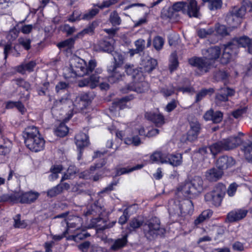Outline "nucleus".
Instances as JSON below:
<instances>
[{
    "mask_svg": "<svg viewBox=\"0 0 252 252\" xmlns=\"http://www.w3.org/2000/svg\"><path fill=\"white\" fill-rule=\"evenodd\" d=\"M136 49L139 52L143 51L145 48V41L141 38L138 39L134 42Z\"/></svg>",
    "mask_w": 252,
    "mask_h": 252,
    "instance_id": "55",
    "label": "nucleus"
},
{
    "mask_svg": "<svg viewBox=\"0 0 252 252\" xmlns=\"http://www.w3.org/2000/svg\"><path fill=\"white\" fill-rule=\"evenodd\" d=\"M99 12L98 8H93L82 15V19L89 20L94 17Z\"/></svg>",
    "mask_w": 252,
    "mask_h": 252,
    "instance_id": "48",
    "label": "nucleus"
},
{
    "mask_svg": "<svg viewBox=\"0 0 252 252\" xmlns=\"http://www.w3.org/2000/svg\"><path fill=\"white\" fill-rule=\"evenodd\" d=\"M126 236H124L121 239L116 240L114 244L111 246V249L116 251L123 247L127 242Z\"/></svg>",
    "mask_w": 252,
    "mask_h": 252,
    "instance_id": "38",
    "label": "nucleus"
},
{
    "mask_svg": "<svg viewBox=\"0 0 252 252\" xmlns=\"http://www.w3.org/2000/svg\"><path fill=\"white\" fill-rule=\"evenodd\" d=\"M191 184L192 190L191 191L193 193H197L200 192L202 189L203 180L200 177L195 176L190 182Z\"/></svg>",
    "mask_w": 252,
    "mask_h": 252,
    "instance_id": "30",
    "label": "nucleus"
},
{
    "mask_svg": "<svg viewBox=\"0 0 252 252\" xmlns=\"http://www.w3.org/2000/svg\"><path fill=\"white\" fill-rule=\"evenodd\" d=\"M143 221L141 219L138 218H133L130 221L127 229L129 231L135 230L139 228L143 224Z\"/></svg>",
    "mask_w": 252,
    "mask_h": 252,
    "instance_id": "34",
    "label": "nucleus"
},
{
    "mask_svg": "<svg viewBox=\"0 0 252 252\" xmlns=\"http://www.w3.org/2000/svg\"><path fill=\"white\" fill-rule=\"evenodd\" d=\"M222 114L220 111H217L213 113L212 121L215 123H218L221 121Z\"/></svg>",
    "mask_w": 252,
    "mask_h": 252,
    "instance_id": "64",
    "label": "nucleus"
},
{
    "mask_svg": "<svg viewBox=\"0 0 252 252\" xmlns=\"http://www.w3.org/2000/svg\"><path fill=\"white\" fill-rule=\"evenodd\" d=\"M213 32L214 31L212 29H201L198 31V35L199 37L204 38L206 37L207 35L212 34Z\"/></svg>",
    "mask_w": 252,
    "mask_h": 252,
    "instance_id": "60",
    "label": "nucleus"
},
{
    "mask_svg": "<svg viewBox=\"0 0 252 252\" xmlns=\"http://www.w3.org/2000/svg\"><path fill=\"white\" fill-rule=\"evenodd\" d=\"M145 117L154 123L157 126H160L164 123L163 116L160 114L146 113Z\"/></svg>",
    "mask_w": 252,
    "mask_h": 252,
    "instance_id": "29",
    "label": "nucleus"
},
{
    "mask_svg": "<svg viewBox=\"0 0 252 252\" xmlns=\"http://www.w3.org/2000/svg\"><path fill=\"white\" fill-rule=\"evenodd\" d=\"M230 43L233 44V47L236 46L237 50L238 46L247 47L248 48V52L252 54V40L248 37L242 36L239 38H235Z\"/></svg>",
    "mask_w": 252,
    "mask_h": 252,
    "instance_id": "20",
    "label": "nucleus"
},
{
    "mask_svg": "<svg viewBox=\"0 0 252 252\" xmlns=\"http://www.w3.org/2000/svg\"><path fill=\"white\" fill-rule=\"evenodd\" d=\"M75 144L78 149L81 151L83 148L87 147L89 144L88 135L82 132L77 134L75 136Z\"/></svg>",
    "mask_w": 252,
    "mask_h": 252,
    "instance_id": "25",
    "label": "nucleus"
},
{
    "mask_svg": "<svg viewBox=\"0 0 252 252\" xmlns=\"http://www.w3.org/2000/svg\"><path fill=\"white\" fill-rule=\"evenodd\" d=\"M157 65V62L156 60L147 56L145 59H142L141 63L142 67L139 69H139V71H141V69H143L145 72H150L156 67Z\"/></svg>",
    "mask_w": 252,
    "mask_h": 252,
    "instance_id": "21",
    "label": "nucleus"
},
{
    "mask_svg": "<svg viewBox=\"0 0 252 252\" xmlns=\"http://www.w3.org/2000/svg\"><path fill=\"white\" fill-rule=\"evenodd\" d=\"M172 150L170 144L163 146L160 151L154 152L150 157L152 162L161 164H167L173 167H177L182 165L183 157L181 154H169Z\"/></svg>",
    "mask_w": 252,
    "mask_h": 252,
    "instance_id": "4",
    "label": "nucleus"
},
{
    "mask_svg": "<svg viewBox=\"0 0 252 252\" xmlns=\"http://www.w3.org/2000/svg\"><path fill=\"white\" fill-rule=\"evenodd\" d=\"M193 211V205L189 199L182 201L175 200L169 202L168 212L171 216H180L182 215L191 214Z\"/></svg>",
    "mask_w": 252,
    "mask_h": 252,
    "instance_id": "9",
    "label": "nucleus"
},
{
    "mask_svg": "<svg viewBox=\"0 0 252 252\" xmlns=\"http://www.w3.org/2000/svg\"><path fill=\"white\" fill-rule=\"evenodd\" d=\"M102 72L101 68H97L95 70V74L91 75L89 79H84L79 81V86L83 87L89 86L90 88L93 89L95 88L98 84H100V87L101 89H107L109 88V85L107 83H104L100 81V78L97 74H100Z\"/></svg>",
    "mask_w": 252,
    "mask_h": 252,
    "instance_id": "12",
    "label": "nucleus"
},
{
    "mask_svg": "<svg viewBox=\"0 0 252 252\" xmlns=\"http://www.w3.org/2000/svg\"><path fill=\"white\" fill-rule=\"evenodd\" d=\"M80 19H82V15H81L80 11L79 10H75L69 17L68 20L69 22H74L76 20H79Z\"/></svg>",
    "mask_w": 252,
    "mask_h": 252,
    "instance_id": "59",
    "label": "nucleus"
},
{
    "mask_svg": "<svg viewBox=\"0 0 252 252\" xmlns=\"http://www.w3.org/2000/svg\"><path fill=\"white\" fill-rule=\"evenodd\" d=\"M63 191V187L60 185H58L47 191V195L51 197H54L61 193Z\"/></svg>",
    "mask_w": 252,
    "mask_h": 252,
    "instance_id": "41",
    "label": "nucleus"
},
{
    "mask_svg": "<svg viewBox=\"0 0 252 252\" xmlns=\"http://www.w3.org/2000/svg\"><path fill=\"white\" fill-rule=\"evenodd\" d=\"M68 132V127L64 123H61L55 130V133L56 135L60 137L65 136Z\"/></svg>",
    "mask_w": 252,
    "mask_h": 252,
    "instance_id": "40",
    "label": "nucleus"
},
{
    "mask_svg": "<svg viewBox=\"0 0 252 252\" xmlns=\"http://www.w3.org/2000/svg\"><path fill=\"white\" fill-rule=\"evenodd\" d=\"M238 186L235 183H232L229 185L227 191V194L229 196L231 197L234 195Z\"/></svg>",
    "mask_w": 252,
    "mask_h": 252,
    "instance_id": "61",
    "label": "nucleus"
},
{
    "mask_svg": "<svg viewBox=\"0 0 252 252\" xmlns=\"http://www.w3.org/2000/svg\"><path fill=\"white\" fill-rule=\"evenodd\" d=\"M247 10H252V0H243L241 7H234L226 17L227 23L232 28L237 27L241 23Z\"/></svg>",
    "mask_w": 252,
    "mask_h": 252,
    "instance_id": "8",
    "label": "nucleus"
},
{
    "mask_svg": "<svg viewBox=\"0 0 252 252\" xmlns=\"http://www.w3.org/2000/svg\"><path fill=\"white\" fill-rule=\"evenodd\" d=\"M235 164V161L232 158L222 156L220 157L217 161L216 166L219 170L223 171V170L232 167Z\"/></svg>",
    "mask_w": 252,
    "mask_h": 252,
    "instance_id": "19",
    "label": "nucleus"
},
{
    "mask_svg": "<svg viewBox=\"0 0 252 252\" xmlns=\"http://www.w3.org/2000/svg\"><path fill=\"white\" fill-rule=\"evenodd\" d=\"M111 133H116V136L120 139L124 138L126 144L138 146L141 143V139L138 136L145 135V127L142 126L132 124L130 127L126 128L125 133L122 131H118L114 125L112 128H109Z\"/></svg>",
    "mask_w": 252,
    "mask_h": 252,
    "instance_id": "3",
    "label": "nucleus"
},
{
    "mask_svg": "<svg viewBox=\"0 0 252 252\" xmlns=\"http://www.w3.org/2000/svg\"><path fill=\"white\" fill-rule=\"evenodd\" d=\"M172 9L175 11H181L190 17L198 18L200 16V8L196 0H187V2H176L173 5Z\"/></svg>",
    "mask_w": 252,
    "mask_h": 252,
    "instance_id": "10",
    "label": "nucleus"
},
{
    "mask_svg": "<svg viewBox=\"0 0 252 252\" xmlns=\"http://www.w3.org/2000/svg\"><path fill=\"white\" fill-rule=\"evenodd\" d=\"M212 240V239L211 237L209 236H205L200 238L198 240L197 243L200 248L203 249H205L206 248L207 243L211 241Z\"/></svg>",
    "mask_w": 252,
    "mask_h": 252,
    "instance_id": "47",
    "label": "nucleus"
},
{
    "mask_svg": "<svg viewBox=\"0 0 252 252\" xmlns=\"http://www.w3.org/2000/svg\"><path fill=\"white\" fill-rule=\"evenodd\" d=\"M131 98L128 96L124 97L120 100H116L113 103V107L116 109H123L127 107L126 103Z\"/></svg>",
    "mask_w": 252,
    "mask_h": 252,
    "instance_id": "36",
    "label": "nucleus"
},
{
    "mask_svg": "<svg viewBox=\"0 0 252 252\" xmlns=\"http://www.w3.org/2000/svg\"><path fill=\"white\" fill-rule=\"evenodd\" d=\"M143 230L145 236L148 239L154 238L159 233L160 231L159 221L157 218L149 220L143 226Z\"/></svg>",
    "mask_w": 252,
    "mask_h": 252,
    "instance_id": "13",
    "label": "nucleus"
},
{
    "mask_svg": "<svg viewBox=\"0 0 252 252\" xmlns=\"http://www.w3.org/2000/svg\"><path fill=\"white\" fill-rule=\"evenodd\" d=\"M175 89L173 87L163 88L161 89V93L164 96H169L174 93Z\"/></svg>",
    "mask_w": 252,
    "mask_h": 252,
    "instance_id": "62",
    "label": "nucleus"
},
{
    "mask_svg": "<svg viewBox=\"0 0 252 252\" xmlns=\"http://www.w3.org/2000/svg\"><path fill=\"white\" fill-rule=\"evenodd\" d=\"M142 167H143V165L141 164H140V165H137L136 166H135L132 168H128V169H127L126 168H123L120 169L118 171L117 174L119 175H120L122 174L127 173L130 172L132 171L141 169Z\"/></svg>",
    "mask_w": 252,
    "mask_h": 252,
    "instance_id": "54",
    "label": "nucleus"
},
{
    "mask_svg": "<svg viewBox=\"0 0 252 252\" xmlns=\"http://www.w3.org/2000/svg\"><path fill=\"white\" fill-rule=\"evenodd\" d=\"M129 218L128 212L127 210L124 211L123 214L119 218L118 223L121 225H123L126 223Z\"/></svg>",
    "mask_w": 252,
    "mask_h": 252,
    "instance_id": "63",
    "label": "nucleus"
},
{
    "mask_svg": "<svg viewBox=\"0 0 252 252\" xmlns=\"http://www.w3.org/2000/svg\"><path fill=\"white\" fill-rule=\"evenodd\" d=\"M244 156L247 160L252 161V143L249 142L243 146L242 149Z\"/></svg>",
    "mask_w": 252,
    "mask_h": 252,
    "instance_id": "35",
    "label": "nucleus"
},
{
    "mask_svg": "<svg viewBox=\"0 0 252 252\" xmlns=\"http://www.w3.org/2000/svg\"><path fill=\"white\" fill-rule=\"evenodd\" d=\"M77 97V100L83 101L86 102L88 105L89 102H90L92 99V96H90L89 94L87 93H83L78 95Z\"/></svg>",
    "mask_w": 252,
    "mask_h": 252,
    "instance_id": "58",
    "label": "nucleus"
},
{
    "mask_svg": "<svg viewBox=\"0 0 252 252\" xmlns=\"http://www.w3.org/2000/svg\"><path fill=\"white\" fill-rule=\"evenodd\" d=\"M36 63L32 61L28 63L22 64L18 66L17 68V71L22 74L25 73L27 71L32 72L33 70Z\"/></svg>",
    "mask_w": 252,
    "mask_h": 252,
    "instance_id": "31",
    "label": "nucleus"
},
{
    "mask_svg": "<svg viewBox=\"0 0 252 252\" xmlns=\"http://www.w3.org/2000/svg\"><path fill=\"white\" fill-rule=\"evenodd\" d=\"M125 71L128 75H131L133 81L129 86L127 90L135 91L138 93L145 92L149 88L148 82L144 81V76L142 71L134 69L133 66L126 64Z\"/></svg>",
    "mask_w": 252,
    "mask_h": 252,
    "instance_id": "6",
    "label": "nucleus"
},
{
    "mask_svg": "<svg viewBox=\"0 0 252 252\" xmlns=\"http://www.w3.org/2000/svg\"><path fill=\"white\" fill-rule=\"evenodd\" d=\"M109 21L113 26H119L122 22L121 18L116 10L113 11L110 13Z\"/></svg>",
    "mask_w": 252,
    "mask_h": 252,
    "instance_id": "37",
    "label": "nucleus"
},
{
    "mask_svg": "<svg viewBox=\"0 0 252 252\" xmlns=\"http://www.w3.org/2000/svg\"><path fill=\"white\" fill-rule=\"evenodd\" d=\"M85 229L86 228L83 229V228H81L80 229L82 230V232L77 234L76 235H71L67 238V239L72 240H74V241L77 242L78 240H82L86 238L88 236V235L85 231Z\"/></svg>",
    "mask_w": 252,
    "mask_h": 252,
    "instance_id": "44",
    "label": "nucleus"
},
{
    "mask_svg": "<svg viewBox=\"0 0 252 252\" xmlns=\"http://www.w3.org/2000/svg\"><path fill=\"white\" fill-rule=\"evenodd\" d=\"M94 27L93 25L84 29L81 32H78L73 38L67 39L63 42L58 44V47L59 48L66 47L67 48H71L74 43V41L77 38H82L85 34L87 33H92L94 31Z\"/></svg>",
    "mask_w": 252,
    "mask_h": 252,
    "instance_id": "14",
    "label": "nucleus"
},
{
    "mask_svg": "<svg viewBox=\"0 0 252 252\" xmlns=\"http://www.w3.org/2000/svg\"><path fill=\"white\" fill-rule=\"evenodd\" d=\"M213 92V89H203L201 90L198 94H197L196 96V101L198 102L201 100L206 94L210 93Z\"/></svg>",
    "mask_w": 252,
    "mask_h": 252,
    "instance_id": "57",
    "label": "nucleus"
},
{
    "mask_svg": "<svg viewBox=\"0 0 252 252\" xmlns=\"http://www.w3.org/2000/svg\"><path fill=\"white\" fill-rule=\"evenodd\" d=\"M39 194L35 191H29L23 193L17 200H18L21 203H31L37 199Z\"/></svg>",
    "mask_w": 252,
    "mask_h": 252,
    "instance_id": "24",
    "label": "nucleus"
},
{
    "mask_svg": "<svg viewBox=\"0 0 252 252\" xmlns=\"http://www.w3.org/2000/svg\"><path fill=\"white\" fill-rule=\"evenodd\" d=\"M24 137L25 143L31 151L38 152L44 149L45 141L37 127L34 126L27 127L24 133Z\"/></svg>",
    "mask_w": 252,
    "mask_h": 252,
    "instance_id": "5",
    "label": "nucleus"
},
{
    "mask_svg": "<svg viewBox=\"0 0 252 252\" xmlns=\"http://www.w3.org/2000/svg\"><path fill=\"white\" fill-rule=\"evenodd\" d=\"M225 189L223 184H217L211 191L205 195V201L215 206H220L225 195Z\"/></svg>",
    "mask_w": 252,
    "mask_h": 252,
    "instance_id": "11",
    "label": "nucleus"
},
{
    "mask_svg": "<svg viewBox=\"0 0 252 252\" xmlns=\"http://www.w3.org/2000/svg\"><path fill=\"white\" fill-rule=\"evenodd\" d=\"M99 46L100 50L107 52H111L113 51L114 49L113 45L109 42L106 41H101L99 43Z\"/></svg>",
    "mask_w": 252,
    "mask_h": 252,
    "instance_id": "49",
    "label": "nucleus"
},
{
    "mask_svg": "<svg viewBox=\"0 0 252 252\" xmlns=\"http://www.w3.org/2000/svg\"><path fill=\"white\" fill-rule=\"evenodd\" d=\"M198 133L194 131H191L188 130L186 135H183L181 138V141L185 142L186 141H189L190 142L195 140L198 136Z\"/></svg>",
    "mask_w": 252,
    "mask_h": 252,
    "instance_id": "43",
    "label": "nucleus"
},
{
    "mask_svg": "<svg viewBox=\"0 0 252 252\" xmlns=\"http://www.w3.org/2000/svg\"><path fill=\"white\" fill-rule=\"evenodd\" d=\"M219 46L211 47L202 50L203 58L194 57L189 60V63L196 67L202 72H207L215 61L219 59L220 54Z\"/></svg>",
    "mask_w": 252,
    "mask_h": 252,
    "instance_id": "2",
    "label": "nucleus"
},
{
    "mask_svg": "<svg viewBox=\"0 0 252 252\" xmlns=\"http://www.w3.org/2000/svg\"><path fill=\"white\" fill-rule=\"evenodd\" d=\"M87 105H88L86 104V102H84V101H83L77 100V97H76L74 102H73V111H74L75 112L81 111L85 108Z\"/></svg>",
    "mask_w": 252,
    "mask_h": 252,
    "instance_id": "46",
    "label": "nucleus"
},
{
    "mask_svg": "<svg viewBox=\"0 0 252 252\" xmlns=\"http://www.w3.org/2000/svg\"><path fill=\"white\" fill-rule=\"evenodd\" d=\"M213 214V212L211 210H206L202 212V213L194 220L195 225H198L207 219L210 218Z\"/></svg>",
    "mask_w": 252,
    "mask_h": 252,
    "instance_id": "32",
    "label": "nucleus"
},
{
    "mask_svg": "<svg viewBox=\"0 0 252 252\" xmlns=\"http://www.w3.org/2000/svg\"><path fill=\"white\" fill-rule=\"evenodd\" d=\"M178 66V62L177 58V54L175 52L173 53L170 59L169 69L171 72L177 69Z\"/></svg>",
    "mask_w": 252,
    "mask_h": 252,
    "instance_id": "42",
    "label": "nucleus"
},
{
    "mask_svg": "<svg viewBox=\"0 0 252 252\" xmlns=\"http://www.w3.org/2000/svg\"><path fill=\"white\" fill-rule=\"evenodd\" d=\"M63 168L61 165H56L53 166L51 169V174L49 176L50 181H54L59 178V173L62 171Z\"/></svg>",
    "mask_w": 252,
    "mask_h": 252,
    "instance_id": "33",
    "label": "nucleus"
},
{
    "mask_svg": "<svg viewBox=\"0 0 252 252\" xmlns=\"http://www.w3.org/2000/svg\"><path fill=\"white\" fill-rule=\"evenodd\" d=\"M108 72L109 74L108 79L110 83L122 80L125 76L123 69L120 66H110L108 68Z\"/></svg>",
    "mask_w": 252,
    "mask_h": 252,
    "instance_id": "15",
    "label": "nucleus"
},
{
    "mask_svg": "<svg viewBox=\"0 0 252 252\" xmlns=\"http://www.w3.org/2000/svg\"><path fill=\"white\" fill-rule=\"evenodd\" d=\"M6 38L8 40V43L5 44V42L1 40L0 41V46H4V58L6 59L8 54L10 53L12 49V43L16 39V30L15 28L10 30L6 35Z\"/></svg>",
    "mask_w": 252,
    "mask_h": 252,
    "instance_id": "18",
    "label": "nucleus"
},
{
    "mask_svg": "<svg viewBox=\"0 0 252 252\" xmlns=\"http://www.w3.org/2000/svg\"><path fill=\"white\" fill-rule=\"evenodd\" d=\"M248 213L245 209H236L233 210L227 214V219L230 222L240 220L244 218Z\"/></svg>",
    "mask_w": 252,
    "mask_h": 252,
    "instance_id": "22",
    "label": "nucleus"
},
{
    "mask_svg": "<svg viewBox=\"0 0 252 252\" xmlns=\"http://www.w3.org/2000/svg\"><path fill=\"white\" fill-rule=\"evenodd\" d=\"M115 64L113 66H120L124 63V56L120 53L115 52L113 53Z\"/></svg>",
    "mask_w": 252,
    "mask_h": 252,
    "instance_id": "50",
    "label": "nucleus"
},
{
    "mask_svg": "<svg viewBox=\"0 0 252 252\" xmlns=\"http://www.w3.org/2000/svg\"><path fill=\"white\" fill-rule=\"evenodd\" d=\"M236 46H233V44L229 43L224 45L222 55L221 58L222 63L226 64L228 63L232 58V56L237 53Z\"/></svg>",
    "mask_w": 252,
    "mask_h": 252,
    "instance_id": "16",
    "label": "nucleus"
},
{
    "mask_svg": "<svg viewBox=\"0 0 252 252\" xmlns=\"http://www.w3.org/2000/svg\"><path fill=\"white\" fill-rule=\"evenodd\" d=\"M92 209L91 211L89 209L85 213V216H88L89 215H93V216L98 215V217L92 220L91 224L87 227V226L83 225L82 220L81 218L73 216L68 221H64V223L66 224L67 227L66 230V232H67L68 234L74 233L76 230H80L81 228L84 229L96 227L104 228V227L102 226V223L104 222L103 220L100 217L102 213V208L96 205H94L92 207Z\"/></svg>",
    "mask_w": 252,
    "mask_h": 252,
    "instance_id": "1",
    "label": "nucleus"
},
{
    "mask_svg": "<svg viewBox=\"0 0 252 252\" xmlns=\"http://www.w3.org/2000/svg\"><path fill=\"white\" fill-rule=\"evenodd\" d=\"M96 66L95 60H90L88 63L77 57L72 58L70 61V67L72 70L71 76H84L92 72Z\"/></svg>",
    "mask_w": 252,
    "mask_h": 252,
    "instance_id": "7",
    "label": "nucleus"
},
{
    "mask_svg": "<svg viewBox=\"0 0 252 252\" xmlns=\"http://www.w3.org/2000/svg\"><path fill=\"white\" fill-rule=\"evenodd\" d=\"M191 184L190 182H186L182 184L178 188V195H183L185 197H188L191 194H196L193 193L192 191Z\"/></svg>",
    "mask_w": 252,
    "mask_h": 252,
    "instance_id": "26",
    "label": "nucleus"
},
{
    "mask_svg": "<svg viewBox=\"0 0 252 252\" xmlns=\"http://www.w3.org/2000/svg\"><path fill=\"white\" fill-rule=\"evenodd\" d=\"M243 135V133H239L238 136L229 137L223 139L221 141L224 150H228L237 147L242 142L240 135Z\"/></svg>",
    "mask_w": 252,
    "mask_h": 252,
    "instance_id": "17",
    "label": "nucleus"
},
{
    "mask_svg": "<svg viewBox=\"0 0 252 252\" xmlns=\"http://www.w3.org/2000/svg\"><path fill=\"white\" fill-rule=\"evenodd\" d=\"M212 154L213 156H215L218 153L220 152L222 150H224L223 145L222 143V141H220V142L215 143L212 145H211L208 148ZM207 148H204L200 149V152L202 154L203 153H206L207 152Z\"/></svg>",
    "mask_w": 252,
    "mask_h": 252,
    "instance_id": "27",
    "label": "nucleus"
},
{
    "mask_svg": "<svg viewBox=\"0 0 252 252\" xmlns=\"http://www.w3.org/2000/svg\"><path fill=\"white\" fill-rule=\"evenodd\" d=\"M120 0H106L104 1L101 4H97L94 5L98 8L103 9L104 8H108L117 3Z\"/></svg>",
    "mask_w": 252,
    "mask_h": 252,
    "instance_id": "52",
    "label": "nucleus"
},
{
    "mask_svg": "<svg viewBox=\"0 0 252 252\" xmlns=\"http://www.w3.org/2000/svg\"><path fill=\"white\" fill-rule=\"evenodd\" d=\"M164 40L160 36H156L153 40V45L155 48L157 50H160L163 45Z\"/></svg>",
    "mask_w": 252,
    "mask_h": 252,
    "instance_id": "53",
    "label": "nucleus"
},
{
    "mask_svg": "<svg viewBox=\"0 0 252 252\" xmlns=\"http://www.w3.org/2000/svg\"><path fill=\"white\" fill-rule=\"evenodd\" d=\"M203 2L208 3V7L211 10H216L221 8L222 6L221 0H202Z\"/></svg>",
    "mask_w": 252,
    "mask_h": 252,
    "instance_id": "39",
    "label": "nucleus"
},
{
    "mask_svg": "<svg viewBox=\"0 0 252 252\" xmlns=\"http://www.w3.org/2000/svg\"><path fill=\"white\" fill-rule=\"evenodd\" d=\"M31 40L28 38L20 37L18 39L19 45L23 47L27 50L31 48Z\"/></svg>",
    "mask_w": 252,
    "mask_h": 252,
    "instance_id": "51",
    "label": "nucleus"
},
{
    "mask_svg": "<svg viewBox=\"0 0 252 252\" xmlns=\"http://www.w3.org/2000/svg\"><path fill=\"white\" fill-rule=\"evenodd\" d=\"M215 32L216 33L221 36H224L228 34L229 31L224 25L217 24L216 26Z\"/></svg>",
    "mask_w": 252,
    "mask_h": 252,
    "instance_id": "45",
    "label": "nucleus"
},
{
    "mask_svg": "<svg viewBox=\"0 0 252 252\" xmlns=\"http://www.w3.org/2000/svg\"><path fill=\"white\" fill-rule=\"evenodd\" d=\"M234 93L235 92L233 89L228 88L221 89L220 93L216 96L217 102L227 101V97L233 95Z\"/></svg>",
    "mask_w": 252,
    "mask_h": 252,
    "instance_id": "28",
    "label": "nucleus"
},
{
    "mask_svg": "<svg viewBox=\"0 0 252 252\" xmlns=\"http://www.w3.org/2000/svg\"><path fill=\"white\" fill-rule=\"evenodd\" d=\"M223 172L218 168H212L205 172V178L210 182H216L220 180L222 176Z\"/></svg>",
    "mask_w": 252,
    "mask_h": 252,
    "instance_id": "23",
    "label": "nucleus"
},
{
    "mask_svg": "<svg viewBox=\"0 0 252 252\" xmlns=\"http://www.w3.org/2000/svg\"><path fill=\"white\" fill-rule=\"evenodd\" d=\"M189 125L190 128L189 130L191 131H194V132H196V133H199L200 129V126L198 121L194 120L190 122Z\"/></svg>",
    "mask_w": 252,
    "mask_h": 252,
    "instance_id": "56",
    "label": "nucleus"
}]
</instances>
